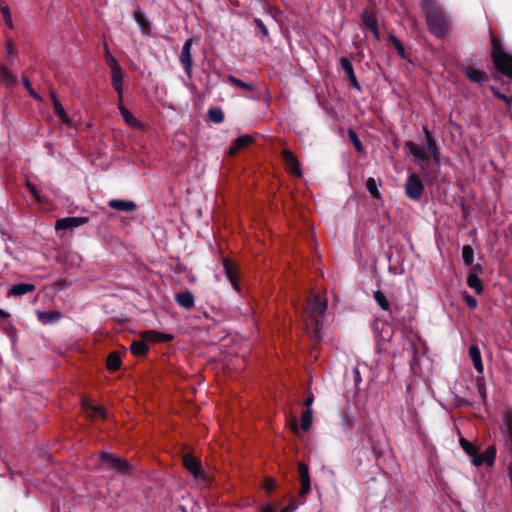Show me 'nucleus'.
<instances>
[{
  "label": "nucleus",
  "mask_w": 512,
  "mask_h": 512,
  "mask_svg": "<svg viewBox=\"0 0 512 512\" xmlns=\"http://www.w3.org/2000/svg\"><path fill=\"white\" fill-rule=\"evenodd\" d=\"M491 56L496 69L512 79V54L507 53L502 42L491 35Z\"/></svg>",
  "instance_id": "nucleus-1"
},
{
  "label": "nucleus",
  "mask_w": 512,
  "mask_h": 512,
  "mask_svg": "<svg viewBox=\"0 0 512 512\" xmlns=\"http://www.w3.org/2000/svg\"><path fill=\"white\" fill-rule=\"evenodd\" d=\"M426 23L430 33L437 38H444L451 31L449 18L440 11H427Z\"/></svg>",
  "instance_id": "nucleus-2"
},
{
  "label": "nucleus",
  "mask_w": 512,
  "mask_h": 512,
  "mask_svg": "<svg viewBox=\"0 0 512 512\" xmlns=\"http://www.w3.org/2000/svg\"><path fill=\"white\" fill-rule=\"evenodd\" d=\"M327 309V300L320 297L319 295H312L309 299L308 305L305 309V320L308 319L315 324V334L319 337V325L320 322L316 318L325 313Z\"/></svg>",
  "instance_id": "nucleus-3"
},
{
  "label": "nucleus",
  "mask_w": 512,
  "mask_h": 512,
  "mask_svg": "<svg viewBox=\"0 0 512 512\" xmlns=\"http://www.w3.org/2000/svg\"><path fill=\"white\" fill-rule=\"evenodd\" d=\"M101 457V464L104 465L105 468L114 470L118 473H127L130 470L129 463L122 459L117 457L114 454L103 452L100 455Z\"/></svg>",
  "instance_id": "nucleus-4"
},
{
  "label": "nucleus",
  "mask_w": 512,
  "mask_h": 512,
  "mask_svg": "<svg viewBox=\"0 0 512 512\" xmlns=\"http://www.w3.org/2000/svg\"><path fill=\"white\" fill-rule=\"evenodd\" d=\"M361 18L363 24L370 29L375 39L380 40V33L378 30V22L381 18L380 13L373 6H369L363 11Z\"/></svg>",
  "instance_id": "nucleus-5"
},
{
  "label": "nucleus",
  "mask_w": 512,
  "mask_h": 512,
  "mask_svg": "<svg viewBox=\"0 0 512 512\" xmlns=\"http://www.w3.org/2000/svg\"><path fill=\"white\" fill-rule=\"evenodd\" d=\"M423 191L424 186L421 179L415 174H410L405 185L407 197L417 201L422 197Z\"/></svg>",
  "instance_id": "nucleus-6"
},
{
  "label": "nucleus",
  "mask_w": 512,
  "mask_h": 512,
  "mask_svg": "<svg viewBox=\"0 0 512 512\" xmlns=\"http://www.w3.org/2000/svg\"><path fill=\"white\" fill-rule=\"evenodd\" d=\"M193 38H189L185 41L182 47L181 55H180V63L184 67L185 73L188 76H191L193 70V58L191 54V48L193 45Z\"/></svg>",
  "instance_id": "nucleus-7"
},
{
  "label": "nucleus",
  "mask_w": 512,
  "mask_h": 512,
  "mask_svg": "<svg viewBox=\"0 0 512 512\" xmlns=\"http://www.w3.org/2000/svg\"><path fill=\"white\" fill-rule=\"evenodd\" d=\"M496 457V448L494 445L489 446L483 453H476L472 458V464L479 467L483 464L492 466Z\"/></svg>",
  "instance_id": "nucleus-8"
},
{
  "label": "nucleus",
  "mask_w": 512,
  "mask_h": 512,
  "mask_svg": "<svg viewBox=\"0 0 512 512\" xmlns=\"http://www.w3.org/2000/svg\"><path fill=\"white\" fill-rule=\"evenodd\" d=\"M113 69L112 71V86L115 89V91L118 93V98L120 101H122L123 98V75L120 68V65L118 64L117 60H113Z\"/></svg>",
  "instance_id": "nucleus-9"
},
{
  "label": "nucleus",
  "mask_w": 512,
  "mask_h": 512,
  "mask_svg": "<svg viewBox=\"0 0 512 512\" xmlns=\"http://www.w3.org/2000/svg\"><path fill=\"white\" fill-rule=\"evenodd\" d=\"M282 157L286 169L289 171V173L297 177H301L302 171L300 169V163L297 160V158L293 155V153L290 150H283Z\"/></svg>",
  "instance_id": "nucleus-10"
},
{
  "label": "nucleus",
  "mask_w": 512,
  "mask_h": 512,
  "mask_svg": "<svg viewBox=\"0 0 512 512\" xmlns=\"http://www.w3.org/2000/svg\"><path fill=\"white\" fill-rule=\"evenodd\" d=\"M405 149L407 153L415 158V160L422 168L425 166V162L427 161V153L423 147L412 141H408L405 143Z\"/></svg>",
  "instance_id": "nucleus-11"
},
{
  "label": "nucleus",
  "mask_w": 512,
  "mask_h": 512,
  "mask_svg": "<svg viewBox=\"0 0 512 512\" xmlns=\"http://www.w3.org/2000/svg\"><path fill=\"white\" fill-rule=\"evenodd\" d=\"M87 222H88V218H86V217H65V218L59 219L56 222L55 228L57 230L73 229V228L79 227L81 225H84Z\"/></svg>",
  "instance_id": "nucleus-12"
},
{
  "label": "nucleus",
  "mask_w": 512,
  "mask_h": 512,
  "mask_svg": "<svg viewBox=\"0 0 512 512\" xmlns=\"http://www.w3.org/2000/svg\"><path fill=\"white\" fill-rule=\"evenodd\" d=\"M183 464L196 480L205 482L206 478L201 471L199 463L191 455L187 454L183 457Z\"/></svg>",
  "instance_id": "nucleus-13"
},
{
  "label": "nucleus",
  "mask_w": 512,
  "mask_h": 512,
  "mask_svg": "<svg viewBox=\"0 0 512 512\" xmlns=\"http://www.w3.org/2000/svg\"><path fill=\"white\" fill-rule=\"evenodd\" d=\"M299 477L301 482V495L307 494L311 489L308 466L304 463L298 464Z\"/></svg>",
  "instance_id": "nucleus-14"
},
{
  "label": "nucleus",
  "mask_w": 512,
  "mask_h": 512,
  "mask_svg": "<svg viewBox=\"0 0 512 512\" xmlns=\"http://www.w3.org/2000/svg\"><path fill=\"white\" fill-rule=\"evenodd\" d=\"M423 131L425 134L428 152L432 156L433 160L438 163L440 160V150L437 146V143L427 127H424Z\"/></svg>",
  "instance_id": "nucleus-15"
},
{
  "label": "nucleus",
  "mask_w": 512,
  "mask_h": 512,
  "mask_svg": "<svg viewBox=\"0 0 512 512\" xmlns=\"http://www.w3.org/2000/svg\"><path fill=\"white\" fill-rule=\"evenodd\" d=\"M142 339L147 342H168L173 339V336L168 333L148 330L142 333Z\"/></svg>",
  "instance_id": "nucleus-16"
},
{
  "label": "nucleus",
  "mask_w": 512,
  "mask_h": 512,
  "mask_svg": "<svg viewBox=\"0 0 512 512\" xmlns=\"http://www.w3.org/2000/svg\"><path fill=\"white\" fill-rule=\"evenodd\" d=\"M465 74L471 81L479 84L484 83L488 79L487 74L483 70L474 66H467Z\"/></svg>",
  "instance_id": "nucleus-17"
},
{
  "label": "nucleus",
  "mask_w": 512,
  "mask_h": 512,
  "mask_svg": "<svg viewBox=\"0 0 512 512\" xmlns=\"http://www.w3.org/2000/svg\"><path fill=\"white\" fill-rule=\"evenodd\" d=\"M175 300L178 303V305L185 309H190L195 304L194 296L188 290L177 293L175 295Z\"/></svg>",
  "instance_id": "nucleus-18"
},
{
  "label": "nucleus",
  "mask_w": 512,
  "mask_h": 512,
  "mask_svg": "<svg viewBox=\"0 0 512 512\" xmlns=\"http://www.w3.org/2000/svg\"><path fill=\"white\" fill-rule=\"evenodd\" d=\"M109 207L118 211L129 212L134 211L137 206L133 201L112 199L109 201Z\"/></svg>",
  "instance_id": "nucleus-19"
},
{
  "label": "nucleus",
  "mask_w": 512,
  "mask_h": 512,
  "mask_svg": "<svg viewBox=\"0 0 512 512\" xmlns=\"http://www.w3.org/2000/svg\"><path fill=\"white\" fill-rule=\"evenodd\" d=\"M36 314L38 320L45 325L56 323L61 318V313L58 311H37Z\"/></svg>",
  "instance_id": "nucleus-20"
},
{
  "label": "nucleus",
  "mask_w": 512,
  "mask_h": 512,
  "mask_svg": "<svg viewBox=\"0 0 512 512\" xmlns=\"http://www.w3.org/2000/svg\"><path fill=\"white\" fill-rule=\"evenodd\" d=\"M469 355H470V358L473 362V366L476 369V371L479 374H482L484 371V366L482 363L480 349L476 345L470 346L469 347Z\"/></svg>",
  "instance_id": "nucleus-21"
},
{
  "label": "nucleus",
  "mask_w": 512,
  "mask_h": 512,
  "mask_svg": "<svg viewBox=\"0 0 512 512\" xmlns=\"http://www.w3.org/2000/svg\"><path fill=\"white\" fill-rule=\"evenodd\" d=\"M118 109L120 111L121 116L123 117L126 124L133 128H139L141 123L133 116V114L122 104V101L119 100Z\"/></svg>",
  "instance_id": "nucleus-22"
},
{
  "label": "nucleus",
  "mask_w": 512,
  "mask_h": 512,
  "mask_svg": "<svg viewBox=\"0 0 512 512\" xmlns=\"http://www.w3.org/2000/svg\"><path fill=\"white\" fill-rule=\"evenodd\" d=\"M35 290V285L30 283H19L10 287L8 294L10 296H22Z\"/></svg>",
  "instance_id": "nucleus-23"
},
{
  "label": "nucleus",
  "mask_w": 512,
  "mask_h": 512,
  "mask_svg": "<svg viewBox=\"0 0 512 512\" xmlns=\"http://www.w3.org/2000/svg\"><path fill=\"white\" fill-rule=\"evenodd\" d=\"M134 19L140 27V30L143 35L150 34V22L148 21L146 15L139 9L134 12Z\"/></svg>",
  "instance_id": "nucleus-24"
},
{
  "label": "nucleus",
  "mask_w": 512,
  "mask_h": 512,
  "mask_svg": "<svg viewBox=\"0 0 512 512\" xmlns=\"http://www.w3.org/2000/svg\"><path fill=\"white\" fill-rule=\"evenodd\" d=\"M83 409L89 417H105V409L102 406L92 404L89 400H83Z\"/></svg>",
  "instance_id": "nucleus-25"
},
{
  "label": "nucleus",
  "mask_w": 512,
  "mask_h": 512,
  "mask_svg": "<svg viewBox=\"0 0 512 512\" xmlns=\"http://www.w3.org/2000/svg\"><path fill=\"white\" fill-rule=\"evenodd\" d=\"M253 141L252 136L250 135H242L238 137L233 144L231 145L229 152L230 154H235L238 150L246 147Z\"/></svg>",
  "instance_id": "nucleus-26"
},
{
  "label": "nucleus",
  "mask_w": 512,
  "mask_h": 512,
  "mask_svg": "<svg viewBox=\"0 0 512 512\" xmlns=\"http://www.w3.org/2000/svg\"><path fill=\"white\" fill-rule=\"evenodd\" d=\"M223 268L225 271V275L228 278V280L230 281V283L232 284L233 288L236 291H239L240 289H239V285L237 283L235 271L233 269L232 264L227 259H223Z\"/></svg>",
  "instance_id": "nucleus-27"
},
{
  "label": "nucleus",
  "mask_w": 512,
  "mask_h": 512,
  "mask_svg": "<svg viewBox=\"0 0 512 512\" xmlns=\"http://www.w3.org/2000/svg\"><path fill=\"white\" fill-rule=\"evenodd\" d=\"M467 285L473 289L477 294H481L483 291V285L481 279L474 273L469 274L467 278Z\"/></svg>",
  "instance_id": "nucleus-28"
},
{
  "label": "nucleus",
  "mask_w": 512,
  "mask_h": 512,
  "mask_svg": "<svg viewBox=\"0 0 512 512\" xmlns=\"http://www.w3.org/2000/svg\"><path fill=\"white\" fill-rule=\"evenodd\" d=\"M296 506L287 505L280 508L276 503H269L261 508V512H294Z\"/></svg>",
  "instance_id": "nucleus-29"
},
{
  "label": "nucleus",
  "mask_w": 512,
  "mask_h": 512,
  "mask_svg": "<svg viewBox=\"0 0 512 512\" xmlns=\"http://www.w3.org/2000/svg\"><path fill=\"white\" fill-rule=\"evenodd\" d=\"M0 79L7 86H13L16 84V76L13 75L5 66L0 67Z\"/></svg>",
  "instance_id": "nucleus-30"
},
{
  "label": "nucleus",
  "mask_w": 512,
  "mask_h": 512,
  "mask_svg": "<svg viewBox=\"0 0 512 512\" xmlns=\"http://www.w3.org/2000/svg\"><path fill=\"white\" fill-rule=\"evenodd\" d=\"M502 433L509 439L512 440V416L505 414L503 418V425L501 427Z\"/></svg>",
  "instance_id": "nucleus-31"
},
{
  "label": "nucleus",
  "mask_w": 512,
  "mask_h": 512,
  "mask_svg": "<svg viewBox=\"0 0 512 512\" xmlns=\"http://www.w3.org/2000/svg\"><path fill=\"white\" fill-rule=\"evenodd\" d=\"M374 299L376 303L383 309L384 311H388L390 308V304L385 294L381 290H377L374 293Z\"/></svg>",
  "instance_id": "nucleus-32"
},
{
  "label": "nucleus",
  "mask_w": 512,
  "mask_h": 512,
  "mask_svg": "<svg viewBox=\"0 0 512 512\" xmlns=\"http://www.w3.org/2000/svg\"><path fill=\"white\" fill-rule=\"evenodd\" d=\"M131 351L134 355L142 356L148 351V346L145 341H134L131 344Z\"/></svg>",
  "instance_id": "nucleus-33"
},
{
  "label": "nucleus",
  "mask_w": 512,
  "mask_h": 512,
  "mask_svg": "<svg viewBox=\"0 0 512 512\" xmlns=\"http://www.w3.org/2000/svg\"><path fill=\"white\" fill-rule=\"evenodd\" d=\"M312 425V409H305L301 415V428L303 431H308Z\"/></svg>",
  "instance_id": "nucleus-34"
},
{
  "label": "nucleus",
  "mask_w": 512,
  "mask_h": 512,
  "mask_svg": "<svg viewBox=\"0 0 512 512\" xmlns=\"http://www.w3.org/2000/svg\"><path fill=\"white\" fill-rule=\"evenodd\" d=\"M54 110L63 123H70L71 120L59 100H55Z\"/></svg>",
  "instance_id": "nucleus-35"
},
{
  "label": "nucleus",
  "mask_w": 512,
  "mask_h": 512,
  "mask_svg": "<svg viewBox=\"0 0 512 512\" xmlns=\"http://www.w3.org/2000/svg\"><path fill=\"white\" fill-rule=\"evenodd\" d=\"M460 446L462 449L471 457L473 458L474 455L478 452V449L467 439L461 437L459 440Z\"/></svg>",
  "instance_id": "nucleus-36"
},
{
  "label": "nucleus",
  "mask_w": 512,
  "mask_h": 512,
  "mask_svg": "<svg viewBox=\"0 0 512 512\" xmlns=\"http://www.w3.org/2000/svg\"><path fill=\"white\" fill-rule=\"evenodd\" d=\"M462 259L466 265H472L474 261V251L470 245L463 246Z\"/></svg>",
  "instance_id": "nucleus-37"
},
{
  "label": "nucleus",
  "mask_w": 512,
  "mask_h": 512,
  "mask_svg": "<svg viewBox=\"0 0 512 512\" xmlns=\"http://www.w3.org/2000/svg\"><path fill=\"white\" fill-rule=\"evenodd\" d=\"M340 63L349 80H355V73L352 63L345 57L341 58Z\"/></svg>",
  "instance_id": "nucleus-38"
},
{
  "label": "nucleus",
  "mask_w": 512,
  "mask_h": 512,
  "mask_svg": "<svg viewBox=\"0 0 512 512\" xmlns=\"http://www.w3.org/2000/svg\"><path fill=\"white\" fill-rule=\"evenodd\" d=\"M121 365V359L115 352L110 353L107 358V367L110 370H117Z\"/></svg>",
  "instance_id": "nucleus-39"
},
{
  "label": "nucleus",
  "mask_w": 512,
  "mask_h": 512,
  "mask_svg": "<svg viewBox=\"0 0 512 512\" xmlns=\"http://www.w3.org/2000/svg\"><path fill=\"white\" fill-rule=\"evenodd\" d=\"M209 119L214 123H222L224 121V114L219 108H212L208 111Z\"/></svg>",
  "instance_id": "nucleus-40"
},
{
  "label": "nucleus",
  "mask_w": 512,
  "mask_h": 512,
  "mask_svg": "<svg viewBox=\"0 0 512 512\" xmlns=\"http://www.w3.org/2000/svg\"><path fill=\"white\" fill-rule=\"evenodd\" d=\"M228 81L231 82L232 84L240 87V88H243V89H246V90H249V91H252L254 90V86L250 83H246L238 78H236L235 76L233 75H228L227 77Z\"/></svg>",
  "instance_id": "nucleus-41"
},
{
  "label": "nucleus",
  "mask_w": 512,
  "mask_h": 512,
  "mask_svg": "<svg viewBox=\"0 0 512 512\" xmlns=\"http://www.w3.org/2000/svg\"><path fill=\"white\" fill-rule=\"evenodd\" d=\"M366 188L372 197L378 198L380 196V193L378 191V186H377L376 180L374 178L370 177L367 179Z\"/></svg>",
  "instance_id": "nucleus-42"
},
{
  "label": "nucleus",
  "mask_w": 512,
  "mask_h": 512,
  "mask_svg": "<svg viewBox=\"0 0 512 512\" xmlns=\"http://www.w3.org/2000/svg\"><path fill=\"white\" fill-rule=\"evenodd\" d=\"M349 139L352 141L356 151L361 152L363 150V146L361 141L359 140L357 134L353 130L348 131Z\"/></svg>",
  "instance_id": "nucleus-43"
},
{
  "label": "nucleus",
  "mask_w": 512,
  "mask_h": 512,
  "mask_svg": "<svg viewBox=\"0 0 512 512\" xmlns=\"http://www.w3.org/2000/svg\"><path fill=\"white\" fill-rule=\"evenodd\" d=\"M22 82L25 86V88L28 90V92L30 93V95L38 100V101H41V97L34 91V89L32 88V85L30 83V81L26 78V77H23L22 79Z\"/></svg>",
  "instance_id": "nucleus-44"
},
{
  "label": "nucleus",
  "mask_w": 512,
  "mask_h": 512,
  "mask_svg": "<svg viewBox=\"0 0 512 512\" xmlns=\"http://www.w3.org/2000/svg\"><path fill=\"white\" fill-rule=\"evenodd\" d=\"M1 12L5 18V22L7 24V26L9 28H12L13 27V23H12V18H11V15H10V11H9V8L7 6H2L1 8Z\"/></svg>",
  "instance_id": "nucleus-45"
},
{
  "label": "nucleus",
  "mask_w": 512,
  "mask_h": 512,
  "mask_svg": "<svg viewBox=\"0 0 512 512\" xmlns=\"http://www.w3.org/2000/svg\"><path fill=\"white\" fill-rule=\"evenodd\" d=\"M391 41L394 44L395 48L397 49L399 55L401 57H404L405 56L404 55L405 50H404V47H403L402 43L396 37H394V36H391Z\"/></svg>",
  "instance_id": "nucleus-46"
},
{
  "label": "nucleus",
  "mask_w": 512,
  "mask_h": 512,
  "mask_svg": "<svg viewBox=\"0 0 512 512\" xmlns=\"http://www.w3.org/2000/svg\"><path fill=\"white\" fill-rule=\"evenodd\" d=\"M464 300L469 308L474 309L477 307V300L469 294H464Z\"/></svg>",
  "instance_id": "nucleus-47"
},
{
  "label": "nucleus",
  "mask_w": 512,
  "mask_h": 512,
  "mask_svg": "<svg viewBox=\"0 0 512 512\" xmlns=\"http://www.w3.org/2000/svg\"><path fill=\"white\" fill-rule=\"evenodd\" d=\"M492 91L497 98L503 100L507 105H510L512 103V98H509L506 95H504L494 89H492Z\"/></svg>",
  "instance_id": "nucleus-48"
},
{
  "label": "nucleus",
  "mask_w": 512,
  "mask_h": 512,
  "mask_svg": "<svg viewBox=\"0 0 512 512\" xmlns=\"http://www.w3.org/2000/svg\"><path fill=\"white\" fill-rule=\"evenodd\" d=\"M105 56L107 58V63L109 65V67L111 68V70L113 69V60H116L114 56H112V54L110 53L109 49H108V46L105 44Z\"/></svg>",
  "instance_id": "nucleus-49"
},
{
  "label": "nucleus",
  "mask_w": 512,
  "mask_h": 512,
  "mask_svg": "<svg viewBox=\"0 0 512 512\" xmlns=\"http://www.w3.org/2000/svg\"><path fill=\"white\" fill-rule=\"evenodd\" d=\"M254 21L257 24V26L261 29L262 33L265 36H267L268 35V30H267L266 26L264 25V23L262 22V20H260L259 18H256Z\"/></svg>",
  "instance_id": "nucleus-50"
},
{
  "label": "nucleus",
  "mask_w": 512,
  "mask_h": 512,
  "mask_svg": "<svg viewBox=\"0 0 512 512\" xmlns=\"http://www.w3.org/2000/svg\"><path fill=\"white\" fill-rule=\"evenodd\" d=\"M354 373V381L356 385H358L361 382V376L358 367H355L353 370Z\"/></svg>",
  "instance_id": "nucleus-51"
},
{
  "label": "nucleus",
  "mask_w": 512,
  "mask_h": 512,
  "mask_svg": "<svg viewBox=\"0 0 512 512\" xmlns=\"http://www.w3.org/2000/svg\"><path fill=\"white\" fill-rule=\"evenodd\" d=\"M290 427L292 429V431L297 434L299 432V428H298V425H297V422H296V419H294L291 424H290Z\"/></svg>",
  "instance_id": "nucleus-52"
},
{
  "label": "nucleus",
  "mask_w": 512,
  "mask_h": 512,
  "mask_svg": "<svg viewBox=\"0 0 512 512\" xmlns=\"http://www.w3.org/2000/svg\"><path fill=\"white\" fill-rule=\"evenodd\" d=\"M479 393H480V396H481L483 402L485 403L486 402V398H487L485 388L484 387H480L479 388Z\"/></svg>",
  "instance_id": "nucleus-53"
},
{
  "label": "nucleus",
  "mask_w": 512,
  "mask_h": 512,
  "mask_svg": "<svg viewBox=\"0 0 512 512\" xmlns=\"http://www.w3.org/2000/svg\"><path fill=\"white\" fill-rule=\"evenodd\" d=\"M312 403H313V397H312V396H310V397H308V398L305 400V406H306V409H312V408H311Z\"/></svg>",
  "instance_id": "nucleus-54"
},
{
  "label": "nucleus",
  "mask_w": 512,
  "mask_h": 512,
  "mask_svg": "<svg viewBox=\"0 0 512 512\" xmlns=\"http://www.w3.org/2000/svg\"><path fill=\"white\" fill-rule=\"evenodd\" d=\"M507 471H508V476H509L511 488H512V462L508 465Z\"/></svg>",
  "instance_id": "nucleus-55"
},
{
  "label": "nucleus",
  "mask_w": 512,
  "mask_h": 512,
  "mask_svg": "<svg viewBox=\"0 0 512 512\" xmlns=\"http://www.w3.org/2000/svg\"><path fill=\"white\" fill-rule=\"evenodd\" d=\"M28 188H29V190L32 192V194H33L35 197H38L37 190H36V188H35L33 185L28 184Z\"/></svg>",
  "instance_id": "nucleus-56"
},
{
  "label": "nucleus",
  "mask_w": 512,
  "mask_h": 512,
  "mask_svg": "<svg viewBox=\"0 0 512 512\" xmlns=\"http://www.w3.org/2000/svg\"><path fill=\"white\" fill-rule=\"evenodd\" d=\"M9 316H10L9 313H7L4 310L0 309V319H7Z\"/></svg>",
  "instance_id": "nucleus-57"
},
{
  "label": "nucleus",
  "mask_w": 512,
  "mask_h": 512,
  "mask_svg": "<svg viewBox=\"0 0 512 512\" xmlns=\"http://www.w3.org/2000/svg\"><path fill=\"white\" fill-rule=\"evenodd\" d=\"M50 96H51V99H52V102H53V106H54L55 105V100H58V98H57L56 94L53 91L50 92Z\"/></svg>",
  "instance_id": "nucleus-58"
},
{
  "label": "nucleus",
  "mask_w": 512,
  "mask_h": 512,
  "mask_svg": "<svg viewBox=\"0 0 512 512\" xmlns=\"http://www.w3.org/2000/svg\"><path fill=\"white\" fill-rule=\"evenodd\" d=\"M7 53H8L9 55H11V54H13V53H14L13 48H12V46H11V44H10V43H8Z\"/></svg>",
  "instance_id": "nucleus-59"
},
{
  "label": "nucleus",
  "mask_w": 512,
  "mask_h": 512,
  "mask_svg": "<svg viewBox=\"0 0 512 512\" xmlns=\"http://www.w3.org/2000/svg\"><path fill=\"white\" fill-rule=\"evenodd\" d=\"M350 81H351V84H352L354 87H356L357 89H359V88H360V86H359V84H358V82H357V79H356V78H355V80H350Z\"/></svg>",
  "instance_id": "nucleus-60"
},
{
  "label": "nucleus",
  "mask_w": 512,
  "mask_h": 512,
  "mask_svg": "<svg viewBox=\"0 0 512 512\" xmlns=\"http://www.w3.org/2000/svg\"><path fill=\"white\" fill-rule=\"evenodd\" d=\"M274 487V482L272 480H269L267 483V489H272Z\"/></svg>",
  "instance_id": "nucleus-61"
},
{
  "label": "nucleus",
  "mask_w": 512,
  "mask_h": 512,
  "mask_svg": "<svg viewBox=\"0 0 512 512\" xmlns=\"http://www.w3.org/2000/svg\"><path fill=\"white\" fill-rule=\"evenodd\" d=\"M407 392L410 393L411 391V385H408L407 388H406Z\"/></svg>",
  "instance_id": "nucleus-62"
}]
</instances>
